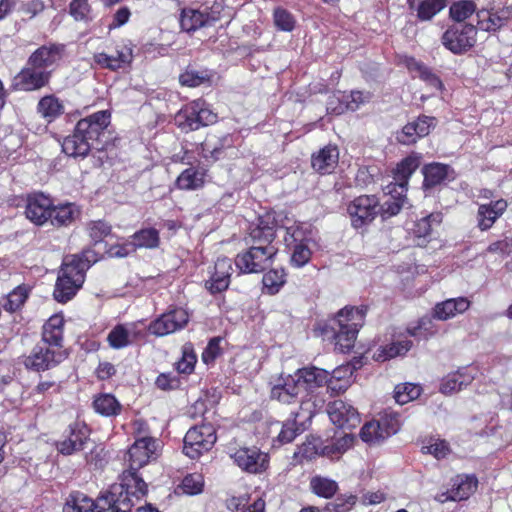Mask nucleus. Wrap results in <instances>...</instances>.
I'll return each mask as SVG.
<instances>
[{"label": "nucleus", "mask_w": 512, "mask_h": 512, "mask_svg": "<svg viewBox=\"0 0 512 512\" xmlns=\"http://www.w3.org/2000/svg\"><path fill=\"white\" fill-rule=\"evenodd\" d=\"M277 222L274 213H266L258 218L250 231L253 245L235 258L240 273H259L272 264L277 248L272 245L276 236Z\"/></svg>", "instance_id": "obj_1"}, {"label": "nucleus", "mask_w": 512, "mask_h": 512, "mask_svg": "<svg viewBox=\"0 0 512 512\" xmlns=\"http://www.w3.org/2000/svg\"><path fill=\"white\" fill-rule=\"evenodd\" d=\"M147 493V484L135 472H123L119 483L98 498L97 512H130Z\"/></svg>", "instance_id": "obj_2"}, {"label": "nucleus", "mask_w": 512, "mask_h": 512, "mask_svg": "<svg viewBox=\"0 0 512 512\" xmlns=\"http://www.w3.org/2000/svg\"><path fill=\"white\" fill-rule=\"evenodd\" d=\"M110 118L107 110H101L79 120L74 132L63 139L62 151L70 157L87 156L93 141L97 140L110 124Z\"/></svg>", "instance_id": "obj_3"}, {"label": "nucleus", "mask_w": 512, "mask_h": 512, "mask_svg": "<svg viewBox=\"0 0 512 512\" xmlns=\"http://www.w3.org/2000/svg\"><path fill=\"white\" fill-rule=\"evenodd\" d=\"M87 261V263L82 261L76 255L64 258L53 293L58 302L65 303L69 301L82 286L85 280V272L90 267V263L93 262L88 257Z\"/></svg>", "instance_id": "obj_4"}, {"label": "nucleus", "mask_w": 512, "mask_h": 512, "mask_svg": "<svg viewBox=\"0 0 512 512\" xmlns=\"http://www.w3.org/2000/svg\"><path fill=\"white\" fill-rule=\"evenodd\" d=\"M364 317L365 313L360 308L345 307L338 312L331 326L335 331V348L338 351L347 353L354 347Z\"/></svg>", "instance_id": "obj_5"}, {"label": "nucleus", "mask_w": 512, "mask_h": 512, "mask_svg": "<svg viewBox=\"0 0 512 512\" xmlns=\"http://www.w3.org/2000/svg\"><path fill=\"white\" fill-rule=\"evenodd\" d=\"M286 246L291 250V264L297 268L305 266L312 256L314 233L307 223H295L286 228Z\"/></svg>", "instance_id": "obj_6"}, {"label": "nucleus", "mask_w": 512, "mask_h": 512, "mask_svg": "<svg viewBox=\"0 0 512 512\" xmlns=\"http://www.w3.org/2000/svg\"><path fill=\"white\" fill-rule=\"evenodd\" d=\"M227 454L241 471L249 474H261L268 469L269 455L256 446L228 445Z\"/></svg>", "instance_id": "obj_7"}, {"label": "nucleus", "mask_w": 512, "mask_h": 512, "mask_svg": "<svg viewBox=\"0 0 512 512\" xmlns=\"http://www.w3.org/2000/svg\"><path fill=\"white\" fill-rule=\"evenodd\" d=\"M216 121L217 115L201 99L188 103L175 115V124L184 132L198 130Z\"/></svg>", "instance_id": "obj_8"}, {"label": "nucleus", "mask_w": 512, "mask_h": 512, "mask_svg": "<svg viewBox=\"0 0 512 512\" xmlns=\"http://www.w3.org/2000/svg\"><path fill=\"white\" fill-rule=\"evenodd\" d=\"M216 439V432L211 424L192 427L184 437L183 452L189 458L197 459L213 447Z\"/></svg>", "instance_id": "obj_9"}, {"label": "nucleus", "mask_w": 512, "mask_h": 512, "mask_svg": "<svg viewBox=\"0 0 512 512\" xmlns=\"http://www.w3.org/2000/svg\"><path fill=\"white\" fill-rule=\"evenodd\" d=\"M317 412V404L315 401L302 400L300 409L297 413H292L293 419H288L282 424L281 431L277 436L280 444L292 442L297 435L305 430L304 422L311 420Z\"/></svg>", "instance_id": "obj_10"}, {"label": "nucleus", "mask_w": 512, "mask_h": 512, "mask_svg": "<svg viewBox=\"0 0 512 512\" xmlns=\"http://www.w3.org/2000/svg\"><path fill=\"white\" fill-rule=\"evenodd\" d=\"M477 30L473 25L457 23L449 27L442 36L443 45L454 54H461L476 42Z\"/></svg>", "instance_id": "obj_11"}, {"label": "nucleus", "mask_w": 512, "mask_h": 512, "mask_svg": "<svg viewBox=\"0 0 512 512\" xmlns=\"http://www.w3.org/2000/svg\"><path fill=\"white\" fill-rule=\"evenodd\" d=\"M189 318L186 309L173 308L153 320L148 326V331L157 337L167 336L185 328Z\"/></svg>", "instance_id": "obj_12"}, {"label": "nucleus", "mask_w": 512, "mask_h": 512, "mask_svg": "<svg viewBox=\"0 0 512 512\" xmlns=\"http://www.w3.org/2000/svg\"><path fill=\"white\" fill-rule=\"evenodd\" d=\"M66 358L62 349H55L43 343L37 344L24 358V365L33 371H45L53 368Z\"/></svg>", "instance_id": "obj_13"}, {"label": "nucleus", "mask_w": 512, "mask_h": 512, "mask_svg": "<svg viewBox=\"0 0 512 512\" xmlns=\"http://www.w3.org/2000/svg\"><path fill=\"white\" fill-rule=\"evenodd\" d=\"M379 211V201L374 195H361L347 207L351 224L356 229L371 223Z\"/></svg>", "instance_id": "obj_14"}, {"label": "nucleus", "mask_w": 512, "mask_h": 512, "mask_svg": "<svg viewBox=\"0 0 512 512\" xmlns=\"http://www.w3.org/2000/svg\"><path fill=\"white\" fill-rule=\"evenodd\" d=\"M419 165L420 156L418 154H411L398 163L392 172L393 181L384 187L385 194L394 195V193H397L398 196L406 194L409 179Z\"/></svg>", "instance_id": "obj_15"}, {"label": "nucleus", "mask_w": 512, "mask_h": 512, "mask_svg": "<svg viewBox=\"0 0 512 512\" xmlns=\"http://www.w3.org/2000/svg\"><path fill=\"white\" fill-rule=\"evenodd\" d=\"M89 429L83 422H73L65 431L64 438L56 442L57 451L65 456L84 450L89 444Z\"/></svg>", "instance_id": "obj_16"}, {"label": "nucleus", "mask_w": 512, "mask_h": 512, "mask_svg": "<svg viewBox=\"0 0 512 512\" xmlns=\"http://www.w3.org/2000/svg\"><path fill=\"white\" fill-rule=\"evenodd\" d=\"M156 440L151 437L137 439L127 451L128 469L124 472H135L156 457Z\"/></svg>", "instance_id": "obj_17"}, {"label": "nucleus", "mask_w": 512, "mask_h": 512, "mask_svg": "<svg viewBox=\"0 0 512 512\" xmlns=\"http://www.w3.org/2000/svg\"><path fill=\"white\" fill-rule=\"evenodd\" d=\"M298 377L300 378L299 382L304 392H307L306 398L304 400L315 401L317 404V410L320 409L323 405L322 399H317L312 394L315 388L321 387L324 384H328L331 389L334 387L331 386L332 382L329 380V372L324 369H319L316 367L303 368L296 371Z\"/></svg>", "instance_id": "obj_18"}, {"label": "nucleus", "mask_w": 512, "mask_h": 512, "mask_svg": "<svg viewBox=\"0 0 512 512\" xmlns=\"http://www.w3.org/2000/svg\"><path fill=\"white\" fill-rule=\"evenodd\" d=\"M299 379L296 372L294 374L280 375L271 387V398L280 403L290 404L304 392Z\"/></svg>", "instance_id": "obj_19"}, {"label": "nucleus", "mask_w": 512, "mask_h": 512, "mask_svg": "<svg viewBox=\"0 0 512 512\" xmlns=\"http://www.w3.org/2000/svg\"><path fill=\"white\" fill-rule=\"evenodd\" d=\"M397 430L398 424L396 421L382 417L380 420L367 422L361 428L360 437L366 443L378 444L395 434Z\"/></svg>", "instance_id": "obj_20"}, {"label": "nucleus", "mask_w": 512, "mask_h": 512, "mask_svg": "<svg viewBox=\"0 0 512 512\" xmlns=\"http://www.w3.org/2000/svg\"><path fill=\"white\" fill-rule=\"evenodd\" d=\"M93 59L100 67L116 71L131 64L133 49L129 43L122 41L116 45L114 54L96 53Z\"/></svg>", "instance_id": "obj_21"}, {"label": "nucleus", "mask_w": 512, "mask_h": 512, "mask_svg": "<svg viewBox=\"0 0 512 512\" xmlns=\"http://www.w3.org/2000/svg\"><path fill=\"white\" fill-rule=\"evenodd\" d=\"M50 76V71L36 68L30 65L28 61L26 67L15 76L13 85L18 90L34 91L44 87L48 83Z\"/></svg>", "instance_id": "obj_22"}, {"label": "nucleus", "mask_w": 512, "mask_h": 512, "mask_svg": "<svg viewBox=\"0 0 512 512\" xmlns=\"http://www.w3.org/2000/svg\"><path fill=\"white\" fill-rule=\"evenodd\" d=\"M53 202L43 193H34L27 198L25 215L36 225H43L52 218Z\"/></svg>", "instance_id": "obj_23"}, {"label": "nucleus", "mask_w": 512, "mask_h": 512, "mask_svg": "<svg viewBox=\"0 0 512 512\" xmlns=\"http://www.w3.org/2000/svg\"><path fill=\"white\" fill-rule=\"evenodd\" d=\"M327 411L332 423L339 428L353 429L360 423L358 411L343 400L330 403Z\"/></svg>", "instance_id": "obj_24"}, {"label": "nucleus", "mask_w": 512, "mask_h": 512, "mask_svg": "<svg viewBox=\"0 0 512 512\" xmlns=\"http://www.w3.org/2000/svg\"><path fill=\"white\" fill-rule=\"evenodd\" d=\"M142 337L139 324L136 322L118 324L108 334L107 341L111 348L122 349Z\"/></svg>", "instance_id": "obj_25"}, {"label": "nucleus", "mask_w": 512, "mask_h": 512, "mask_svg": "<svg viewBox=\"0 0 512 512\" xmlns=\"http://www.w3.org/2000/svg\"><path fill=\"white\" fill-rule=\"evenodd\" d=\"M63 51L64 45H45L34 51L28 61L36 68L51 72L50 69L62 59Z\"/></svg>", "instance_id": "obj_26"}, {"label": "nucleus", "mask_w": 512, "mask_h": 512, "mask_svg": "<svg viewBox=\"0 0 512 512\" xmlns=\"http://www.w3.org/2000/svg\"><path fill=\"white\" fill-rule=\"evenodd\" d=\"M478 27L487 32H495L506 25L512 18V7L481 10L477 12Z\"/></svg>", "instance_id": "obj_27"}, {"label": "nucleus", "mask_w": 512, "mask_h": 512, "mask_svg": "<svg viewBox=\"0 0 512 512\" xmlns=\"http://www.w3.org/2000/svg\"><path fill=\"white\" fill-rule=\"evenodd\" d=\"M218 19L219 16L213 11L208 12L207 9L185 8L181 12L180 25L183 30L191 32L205 26H210Z\"/></svg>", "instance_id": "obj_28"}, {"label": "nucleus", "mask_w": 512, "mask_h": 512, "mask_svg": "<svg viewBox=\"0 0 512 512\" xmlns=\"http://www.w3.org/2000/svg\"><path fill=\"white\" fill-rule=\"evenodd\" d=\"M232 271V263L229 258H218L215 262L214 272L211 275V278L206 281V288L211 293H218L226 290L230 283Z\"/></svg>", "instance_id": "obj_29"}, {"label": "nucleus", "mask_w": 512, "mask_h": 512, "mask_svg": "<svg viewBox=\"0 0 512 512\" xmlns=\"http://www.w3.org/2000/svg\"><path fill=\"white\" fill-rule=\"evenodd\" d=\"M475 378L473 368H461L455 372L449 373L442 379L440 392L445 395H451L466 388Z\"/></svg>", "instance_id": "obj_30"}, {"label": "nucleus", "mask_w": 512, "mask_h": 512, "mask_svg": "<svg viewBox=\"0 0 512 512\" xmlns=\"http://www.w3.org/2000/svg\"><path fill=\"white\" fill-rule=\"evenodd\" d=\"M508 207L505 199L491 201L488 204H481L477 212L478 227L482 230L490 229L493 224L500 218Z\"/></svg>", "instance_id": "obj_31"}, {"label": "nucleus", "mask_w": 512, "mask_h": 512, "mask_svg": "<svg viewBox=\"0 0 512 512\" xmlns=\"http://www.w3.org/2000/svg\"><path fill=\"white\" fill-rule=\"evenodd\" d=\"M434 125L435 118L429 116L419 117L416 121L410 122L403 127L398 140L406 145L415 143L417 138L428 135Z\"/></svg>", "instance_id": "obj_32"}, {"label": "nucleus", "mask_w": 512, "mask_h": 512, "mask_svg": "<svg viewBox=\"0 0 512 512\" xmlns=\"http://www.w3.org/2000/svg\"><path fill=\"white\" fill-rule=\"evenodd\" d=\"M64 319L62 315H52L43 325L42 343L55 349L62 348Z\"/></svg>", "instance_id": "obj_33"}, {"label": "nucleus", "mask_w": 512, "mask_h": 512, "mask_svg": "<svg viewBox=\"0 0 512 512\" xmlns=\"http://www.w3.org/2000/svg\"><path fill=\"white\" fill-rule=\"evenodd\" d=\"M469 307L470 301L465 297L447 299L435 305L433 317L445 321L464 313Z\"/></svg>", "instance_id": "obj_34"}, {"label": "nucleus", "mask_w": 512, "mask_h": 512, "mask_svg": "<svg viewBox=\"0 0 512 512\" xmlns=\"http://www.w3.org/2000/svg\"><path fill=\"white\" fill-rule=\"evenodd\" d=\"M339 159V151L336 146H325L311 159L314 170L321 174H329L336 167Z\"/></svg>", "instance_id": "obj_35"}, {"label": "nucleus", "mask_w": 512, "mask_h": 512, "mask_svg": "<svg viewBox=\"0 0 512 512\" xmlns=\"http://www.w3.org/2000/svg\"><path fill=\"white\" fill-rule=\"evenodd\" d=\"M477 486L478 480L474 475H458L453 479L448 498L453 501L465 500L476 491Z\"/></svg>", "instance_id": "obj_36"}, {"label": "nucleus", "mask_w": 512, "mask_h": 512, "mask_svg": "<svg viewBox=\"0 0 512 512\" xmlns=\"http://www.w3.org/2000/svg\"><path fill=\"white\" fill-rule=\"evenodd\" d=\"M405 65L407 69L413 73L414 77L420 78L424 81L428 87L432 90L440 91L443 88V84L439 77L434 74L428 67L421 62L417 61L413 57H407L405 59Z\"/></svg>", "instance_id": "obj_37"}, {"label": "nucleus", "mask_w": 512, "mask_h": 512, "mask_svg": "<svg viewBox=\"0 0 512 512\" xmlns=\"http://www.w3.org/2000/svg\"><path fill=\"white\" fill-rule=\"evenodd\" d=\"M229 136L218 138L216 136H209L201 144V155L207 161L215 162L221 159L224 155L226 148H230Z\"/></svg>", "instance_id": "obj_38"}, {"label": "nucleus", "mask_w": 512, "mask_h": 512, "mask_svg": "<svg viewBox=\"0 0 512 512\" xmlns=\"http://www.w3.org/2000/svg\"><path fill=\"white\" fill-rule=\"evenodd\" d=\"M412 341L405 337H399L391 343L381 346L374 354L376 361L384 362L397 356L405 355L412 348Z\"/></svg>", "instance_id": "obj_39"}, {"label": "nucleus", "mask_w": 512, "mask_h": 512, "mask_svg": "<svg viewBox=\"0 0 512 512\" xmlns=\"http://www.w3.org/2000/svg\"><path fill=\"white\" fill-rule=\"evenodd\" d=\"M423 174L425 187H434L440 185L445 180L454 178L453 169L449 165L441 163L426 165L423 168Z\"/></svg>", "instance_id": "obj_40"}, {"label": "nucleus", "mask_w": 512, "mask_h": 512, "mask_svg": "<svg viewBox=\"0 0 512 512\" xmlns=\"http://www.w3.org/2000/svg\"><path fill=\"white\" fill-rule=\"evenodd\" d=\"M206 171L198 167L185 169L176 179V186L181 190H197L205 183Z\"/></svg>", "instance_id": "obj_41"}, {"label": "nucleus", "mask_w": 512, "mask_h": 512, "mask_svg": "<svg viewBox=\"0 0 512 512\" xmlns=\"http://www.w3.org/2000/svg\"><path fill=\"white\" fill-rule=\"evenodd\" d=\"M93 408L96 413L102 416L113 417L120 414L122 405L114 395L102 393L94 397Z\"/></svg>", "instance_id": "obj_42"}, {"label": "nucleus", "mask_w": 512, "mask_h": 512, "mask_svg": "<svg viewBox=\"0 0 512 512\" xmlns=\"http://www.w3.org/2000/svg\"><path fill=\"white\" fill-rule=\"evenodd\" d=\"M98 499L94 502L81 492H75L67 498L63 512H97Z\"/></svg>", "instance_id": "obj_43"}, {"label": "nucleus", "mask_w": 512, "mask_h": 512, "mask_svg": "<svg viewBox=\"0 0 512 512\" xmlns=\"http://www.w3.org/2000/svg\"><path fill=\"white\" fill-rule=\"evenodd\" d=\"M37 111L47 122H52L64 113V106L54 95H48L40 99Z\"/></svg>", "instance_id": "obj_44"}, {"label": "nucleus", "mask_w": 512, "mask_h": 512, "mask_svg": "<svg viewBox=\"0 0 512 512\" xmlns=\"http://www.w3.org/2000/svg\"><path fill=\"white\" fill-rule=\"evenodd\" d=\"M441 222L442 214L438 212L431 213L419 219L414 224L413 228V234L415 237H417L419 240H422L421 242H418V245H421L423 242H425V240L430 237L434 227L440 225Z\"/></svg>", "instance_id": "obj_45"}, {"label": "nucleus", "mask_w": 512, "mask_h": 512, "mask_svg": "<svg viewBox=\"0 0 512 512\" xmlns=\"http://www.w3.org/2000/svg\"><path fill=\"white\" fill-rule=\"evenodd\" d=\"M131 238L135 251L141 248L155 249L160 244L159 231L152 227L135 232Z\"/></svg>", "instance_id": "obj_46"}, {"label": "nucleus", "mask_w": 512, "mask_h": 512, "mask_svg": "<svg viewBox=\"0 0 512 512\" xmlns=\"http://www.w3.org/2000/svg\"><path fill=\"white\" fill-rule=\"evenodd\" d=\"M78 216V208L72 203H66L56 207H52V218H50V221L53 225H69Z\"/></svg>", "instance_id": "obj_47"}, {"label": "nucleus", "mask_w": 512, "mask_h": 512, "mask_svg": "<svg viewBox=\"0 0 512 512\" xmlns=\"http://www.w3.org/2000/svg\"><path fill=\"white\" fill-rule=\"evenodd\" d=\"M310 488L317 496L328 499L336 494L338 484L330 478L316 475L310 480Z\"/></svg>", "instance_id": "obj_48"}, {"label": "nucleus", "mask_w": 512, "mask_h": 512, "mask_svg": "<svg viewBox=\"0 0 512 512\" xmlns=\"http://www.w3.org/2000/svg\"><path fill=\"white\" fill-rule=\"evenodd\" d=\"M446 3L445 0H416L415 8L417 17L421 21H428L439 13Z\"/></svg>", "instance_id": "obj_49"}, {"label": "nucleus", "mask_w": 512, "mask_h": 512, "mask_svg": "<svg viewBox=\"0 0 512 512\" xmlns=\"http://www.w3.org/2000/svg\"><path fill=\"white\" fill-rule=\"evenodd\" d=\"M369 100V95L364 94L361 91H352L349 95H343L341 99V105L338 108L332 107V101L329 102L327 109L332 110L336 114H341L344 112V107L351 111L357 110L361 104L365 103Z\"/></svg>", "instance_id": "obj_50"}, {"label": "nucleus", "mask_w": 512, "mask_h": 512, "mask_svg": "<svg viewBox=\"0 0 512 512\" xmlns=\"http://www.w3.org/2000/svg\"><path fill=\"white\" fill-rule=\"evenodd\" d=\"M29 293L30 289L28 286H17L7 295V300L3 304V308L8 312H15L19 310L27 300Z\"/></svg>", "instance_id": "obj_51"}, {"label": "nucleus", "mask_w": 512, "mask_h": 512, "mask_svg": "<svg viewBox=\"0 0 512 512\" xmlns=\"http://www.w3.org/2000/svg\"><path fill=\"white\" fill-rule=\"evenodd\" d=\"M421 450L423 453L433 455L437 459H443L450 453L449 444L440 438L430 437L423 441Z\"/></svg>", "instance_id": "obj_52"}, {"label": "nucleus", "mask_w": 512, "mask_h": 512, "mask_svg": "<svg viewBox=\"0 0 512 512\" xmlns=\"http://www.w3.org/2000/svg\"><path fill=\"white\" fill-rule=\"evenodd\" d=\"M421 387L413 383L400 384L395 387L394 398L397 403L404 405L417 399L421 394Z\"/></svg>", "instance_id": "obj_53"}, {"label": "nucleus", "mask_w": 512, "mask_h": 512, "mask_svg": "<svg viewBox=\"0 0 512 512\" xmlns=\"http://www.w3.org/2000/svg\"><path fill=\"white\" fill-rule=\"evenodd\" d=\"M285 276L283 269H272L268 271L264 274L262 279L264 288L271 295L278 293L286 282Z\"/></svg>", "instance_id": "obj_54"}, {"label": "nucleus", "mask_w": 512, "mask_h": 512, "mask_svg": "<svg viewBox=\"0 0 512 512\" xmlns=\"http://www.w3.org/2000/svg\"><path fill=\"white\" fill-rule=\"evenodd\" d=\"M476 10V5L471 0H459L450 7V16L458 23L469 18Z\"/></svg>", "instance_id": "obj_55"}, {"label": "nucleus", "mask_w": 512, "mask_h": 512, "mask_svg": "<svg viewBox=\"0 0 512 512\" xmlns=\"http://www.w3.org/2000/svg\"><path fill=\"white\" fill-rule=\"evenodd\" d=\"M69 14L75 21L89 22L93 19V12L87 0H72L69 4Z\"/></svg>", "instance_id": "obj_56"}, {"label": "nucleus", "mask_w": 512, "mask_h": 512, "mask_svg": "<svg viewBox=\"0 0 512 512\" xmlns=\"http://www.w3.org/2000/svg\"><path fill=\"white\" fill-rule=\"evenodd\" d=\"M197 362V356L191 344H185L182 347V357L176 363V369L180 373L190 374Z\"/></svg>", "instance_id": "obj_57"}, {"label": "nucleus", "mask_w": 512, "mask_h": 512, "mask_svg": "<svg viewBox=\"0 0 512 512\" xmlns=\"http://www.w3.org/2000/svg\"><path fill=\"white\" fill-rule=\"evenodd\" d=\"M275 26L285 32H291L296 24L294 16L283 8H276L273 13Z\"/></svg>", "instance_id": "obj_58"}, {"label": "nucleus", "mask_w": 512, "mask_h": 512, "mask_svg": "<svg viewBox=\"0 0 512 512\" xmlns=\"http://www.w3.org/2000/svg\"><path fill=\"white\" fill-rule=\"evenodd\" d=\"M203 486V476L198 473H193L184 477L180 485V488L185 494L196 495L202 492Z\"/></svg>", "instance_id": "obj_59"}, {"label": "nucleus", "mask_w": 512, "mask_h": 512, "mask_svg": "<svg viewBox=\"0 0 512 512\" xmlns=\"http://www.w3.org/2000/svg\"><path fill=\"white\" fill-rule=\"evenodd\" d=\"M357 503V496L344 494L338 496L332 503L327 505L329 512H349Z\"/></svg>", "instance_id": "obj_60"}, {"label": "nucleus", "mask_w": 512, "mask_h": 512, "mask_svg": "<svg viewBox=\"0 0 512 512\" xmlns=\"http://www.w3.org/2000/svg\"><path fill=\"white\" fill-rule=\"evenodd\" d=\"M390 196L391 198L385 201L381 206V212L385 217H391L398 214L407 201L406 194L398 196L397 193H394V195Z\"/></svg>", "instance_id": "obj_61"}, {"label": "nucleus", "mask_w": 512, "mask_h": 512, "mask_svg": "<svg viewBox=\"0 0 512 512\" xmlns=\"http://www.w3.org/2000/svg\"><path fill=\"white\" fill-rule=\"evenodd\" d=\"M87 230L90 238L94 242L98 243L111 234L112 227L103 220H97L91 221L87 226Z\"/></svg>", "instance_id": "obj_62"}, {"label": "nucleus", "mask_w": 512, "mask_h": 512, "mask_svg": "<svg viewBox=\"0 0 512 512\" xmlns=\"http://www.w3.org/2000/svg\"><path fill=\"white\" fill-rule=\"evenodd\" d=\"M209 77L205 72L187 70L179 76V81L183 86L196 87L208 81Z\"/></svg>", "instance_id": "obj_63"}, {"label": "nucleus", "mask_w": 512, "mask_h": 512, "mask_svg": "<svg viewBox=\"0 0 512 512\" xmlns=\"http://www.w3.org/2000/svg\"><path fill=\"white\" fill-rule=\"evenodd\" d=\"M133 252H135V247L133 246L132 242L112 245L107 251L108 255L112 258H123Z\"/></svg>", "instance_id": "obj_64"}]
</instances>
